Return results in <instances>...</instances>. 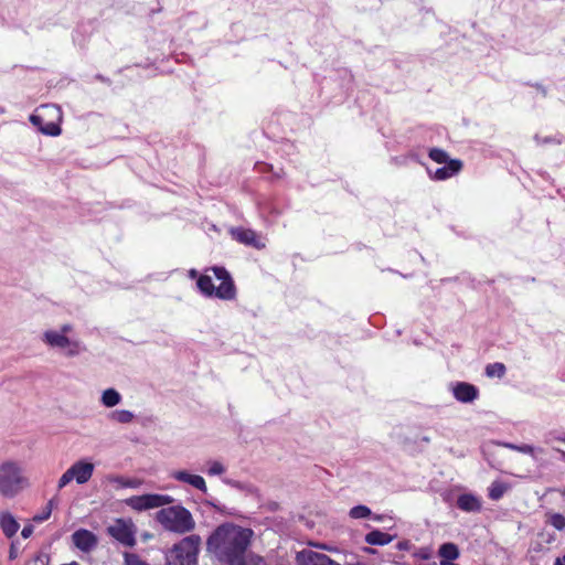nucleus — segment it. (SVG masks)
Wrapping results in <instances>:
<instances>
[{
  "label": "nucleus",
  "mask_w": 565,
  "mask_h": 565,
  "mask_svg": "<svg viewBox=\"0 0 565 565\" xmlns=\"http://www.w3.org/2000/svg\"><path fill=\"white\" fill-rule=\"evenodd\" d=\"M174 501V498L168 494L146 493L132 495L126 499L125 503L138 512L161 508L156 513V521L164 530L177 534L191 532L195 527L191 512L181 504L173 505Z\"/></svg>",
  "instance_id": "f257e3e1"
},
{
  "label": "nucleus",
  "mask_w": 565,
  "mask_h": 565,
  "mask_svg": "<svg viewBox=\"0 0 565 565\" xmlns=\"http://www.w3.org/2000/svg\"><path fill=\"white\" fill-rule=\"evenodd\" d=\"M253 531L232 523H225L207 539V551L214 555L217 565H244Z\"/></svg>",
  "instance_id": "f03ea898"
},
{
  "label": "nucleus",
  "mask_w": 565,
  "mask_h": 565,
  "mask_svg": "<svg viewBox=\"0 0 565 565\" xmlns=\"http://www.w3.org/2000/svg\"><path fill=\"white\" fill-rule=\"evenodd\" d=\"M31 482L23 473L22 467L15 461H4L0 465V494L12 499L30 488Z\"/></svg>",
  "instance_id": "7ed1b4c3"
},
{
  "label": "nucleus",
  "mask_w": 565,
  "mask_h": 565,
  "mask_svg": "<svg viewBox=\"0 0 565 565\" xmlns=\"http://www.w3.org/2000/svg\"><path fill=\"white\" fill-rule=\"evenodd\" d=\"M217 280H220L218 286H215L212 281V277L209 275H202L198 279V287L202 294L205 296L230 300L235 297V287L228 275V273L221 267H214L211 269Z\"/></svg>",
  "instance_id": "20e7f679"
},
{
  "label": "nucleus",
  "mask_w": 565,
  "mask_h": 565,
  "mask_svg": "<svg viewBox=\"0 0 565 565\" xmlns=\"http://www.w3.org/2000/svg\"><path fill=\"white\" fill-rule=\"evenodd\" d=\"M200 545L201 537L196 534L183 537L167 553V565H195Z\"/></svg>",
  "instance_id": "39448f33"
},
{
  "label": "nucleus",
  "mask_w": 565,
  "mask_h": 565,
  "mask_svg": "<svg viewBox=\"0 0 565 565\" xmlns=\"http://www.w3.org/2000/svg\"><path fill=\"white\" fill-rule=\"evenodd\" d=\"M71 324H63L60 330H46L42 334V341L53 349L65 350L67 356L77 355L81 351L79 342L67 337L72 332Z\"/></svg>",
  "instance_id": "423d86ee"
},
{
  "label": "nucleus",
  "mask_w": 565,
  "mask_h": 565,
  "mask_svg": "<svg viewBox=\"0 0 565 565\" xmlns=\"http://www.w3.org/2000/svg\"><path fill=\"white\" fill-rule=\"evenodd\" d=\"M95 466L85 460L74 462L58 479L57 489L62 490L70 482L75 480L78 484H84L89 481L94 473Z\"/></svg>",
  "instance_id": "0eeeda50"
},
{
  "label": "nucleus",
  "mask_w": 565,
  "mask_h": 565,
  "mask_svg": "<svg viewBox=\"0 0 565 565\" xmlns=\"http://www.w3.org/2000/svg\"><path fill=\"white\" fill-rule=\"evenodd\" d=\"M108 534L126 546L136 543V526L131 520L117 519L107 527Z\"/></svg>",
  "instance_id": "6e6552de"
},
{
  "label": "nucleus",
  "mask_w": 565,
  "mask_h": 565,
  "mask_svg": "<svg viewBox=\"0 0 565 565\" xmlns=\"http://www.w3.org/2000/svg\"><path fill=\"white\" fill-rule=\"evenodd\" d=\"M297 565H341L328 555L305 548L296 554Z\"/></svg>",
  "instance_id": "1a4fd4ad"
},
{
  "label": "nucleus",
  "mask_w": 565,
  "mask_h": 565,
  "mask_svg": "<svg viewBox=\"0 0 565 565\" xmlns=\"http://www.w3.org/2000/svg\"><path fill=\"white\" fill-rule=\"evenodd\" d=\"M72 542L82 552L89 553L97 546L98 540L93 532L81 529L72 534Z\"/></svg>",
  "instance_id": "9d476101"
},
{
  "label": "nucleus",
  "mask_w": 565,
  "mask_h": 565,
  "mask_svg": "<svg viewBox=\"0 0 565 565\" xmlns=\"http://www.w3.org/2000/svg\"><path fill=\"white\" fill-rule=\"evenodd\" d=\"M171 478H173L177 481L188 483L203 493L207 492L206 482L204 478L199 475H193L185 470H175L171 472Z\"/></svg>",
  "instance_id": "9b49d317"
},
{
  "label": "nucleus",
  "mask_w": 565,
  "mask_h": 565,
  "mask_svg": "<svg viewBox=\"0 0 565 565\" xmlns=\"http://www.w3.org/2000/svg\"><path fill=\"white\" fill-rule=\"evenodd\" d=\"M454 396L461 403H470L478 397V388L469 383H457L452 388Z\"/></svg>",
  "instance_id": "f8f14e48"
},
{
  "label": "nucleus",
  "mask_w": 565,
  "mask_h": 565,
  "mask_svg": "<svg viewBox=\"0 0 565 565\" xmlns=\"http://www.w3.org/2000/svg\"><path fill=\"white\" fill-rule=\"evenodd\" d=\"M457 507L465 512H479L481 510V500L471 493H463L457 499Z\"/></svg>",
  "instance_id": "ddd939ff"
},
{
  "label": "nucleus",
  "mask_w": 565,
  "mask_h": 565,
  "mask_svg": "<svg viewBox=\"0 0 565 565\" xmlns=\"http://www.w3.org/2000/svg\"><path fill=\"white\" fill-rule=\"evenodd\" d=\"M0 527L7 537H12L18 532L20 524L8 511L0 512Z\"/></svg>",
  "instance_id": "4468645a"
},
{
  "label": "nucleus",
  "mask_w": 565,
  "mask_h": 565,
  "mask_svg": "<svg viewBox=\"0 0 565 565\" xmlns=\"http://www.w3.org/2000/svg\"><path fill=\"white\" fill-rule=\"evenodd\" d=\"M232 235L236 241H238L243 244L252 245L257 248H260L264 246L263 244L258 243L257 235L252 230L235 228V230H232Z\"/></svg>",
  "instance_id": "2eb2a0df"
},
{
  "label": "nucleus",
  "mask_w": 565,
  "mask_h": 565,
  "mask_svg": "<svg viewBox=\"0 0 565 565\" xmlns=\"http://www.w3.org/2000/svg\"><path fill=\"white\" fill-rule=\"evenodd\" d=\"M461 168L462 162L460 160H450L445 167L438 168L433 177L436 180H446L457 174Z\"/></svg>",
  "instance_id": "dca6fc26"
},
{
  "label": "nucleus",
  "mask_w": 565,
  "mask_h": 565,
  "mask_svg": "<svg viewBox=\"0 0 565 565\" xmlns=\"http://www.w3.org/2000/svg\"><path fill=\"white\" fill-rule=\"evenodd\" d=\"M393 540L394 536L380 530H373L365 535V542L370 545H386Z\"/></svg>",
  "instance_id": "f3484780"
},
{
  "label": "nucleus",
  "mask_w": 565,
  "mask_h": 565,
  "mask_svg": "<svg viewBox=\"0 0 565 565\" xmlns=\"http://www.w3.org/2000/svg\"><path fill=\"white\" fill-rule=\"evenodd\" d=\"M100 402L105 407H114L121 402V395L115 388H107L102 393Z\"/></svg>",
  "instance_id": "a211bd4d"
},
{
  "label": "nucleus",
  "mask_w": 565,
  "mask_h": 565,
  "mask_svg": "<svg viewBox=\"0 0 565 565\" xmlns=\"http://www.w3.org/2000/svg\"><path fill=\"white\" fill-rule=\"evenodd\" d=\"M108 418L114 423L130 424L135 419V415L127 409H116L109 413Z\"/></svg>",
  "instance_id": "6ab92c4d"
},
{
  "label": "nucleus",
  "mask_w": 565,
  "mask_h": 565,
  "mask_svg": "<svg viewBox=\"0 0 565 565\" xmlns=\"http://www.w3.org/2000/svg\"><path fill=\"white\" fill-rule=\"evenodd\" d=\"M30 121L34 126L40 127V130L45 135L58 136L61 134V128L55 124H49L46 127H41L42 117L40 115H31Z\"/></svg>",
  "instance_id": "aec40b11"
},
{
  "label": "nucleus",
  "mask_w": 565,
  "mask_h": 565,
  "mask_svg": "<svg viewBox=\"0 0 565 565\" xmlns=\"http://www.w3.org/2000/svg\"><path fill=\"white\" fill-rule=\"evenodd\" d=\"M439 555L444 558L443 561H454L459 557V550L454 543H445L439 547Z\"/></svg>",
  "instance_id": "412c9836"
},
{
  "label": "nucleus",
  "mask_w": 565,
  "mask_h": 565,
  "mask_svg": "<svg viewBox=\"0 0 565 565\" xmlns=\"http://www.w3.org/2000/svg\"><path fill=\"white\" fill-rule=\"evenodd\" d=\"M505 370L507 369L503 363L495 362V363L487 365L486 374L489 377H499L500 379V377L504 376Z\"/></svg>",
  "instance_id": "4be33fe9"
},
{
  "label": "nucleus",
  "mask_w": 565,
  "mask_h": 565,
  "mask_svg": "<svg viewBox=\"0 0 565 565\" xmlns=\"http://www.w3.org/2000/svg\"><path fill=\"white\" fill-rule=\"evenodd\" d=\"M546 523L551 524L558 531L565 529V516L561 513H548L546 514Z\"/></svg>",
  "instance_id": "5701e85b"
},
{
  "label": "nucleus",
  "mask_w": 565,
  "mask_h": 565,
  "mask_svg": "<svg viewBox=\"0 0 565 565\" xmlns=\"http://www.w3.org/2000/svg\"><path fill=\"white\" fill-rule=\"evenodd\" d=\"M505 491H507L505 484H503L502 482H499V481H494L491 483V486L489 488V497L492 500H499L502 498V495L504 494Z\"/></svg>",
  "instance_id": "b1692460"
},
{
  "label": "nucleus",
  "mask_w": 565,
  "mask_h": 565,
  "mask_svg": "<svg viewBox=\"0 0 565 565\" xmlns=\"http://www.w3.org/2000/svg\"><path fill=\"white\" fill-rule=\"evenodd\" d=\"M352 519H364L371 515V510L366 505H356L350 510Z\"/></svg>",
  "instance_id": "393cba45"
},
{
  "label": "nucleus",
  "mask_w": 565,
  "mask_h": 565,
  "mask_svg": "<svg viewBox=\"0 0 565 565\" xmlns=\"http://www.w3.org/2000/svg\"><path fill=\"white\" fill-rule=\"evenodd\" d=\"M207 473L210 476H220L222 473L225 472V466L217 461V460H211V461H207Z\"/></svg>",
  "instance_id": "a878e982"
},
{
  "label": "nucleus",
  "mask_w": 565,
  "mask_h": 565,
  "mask_svg": "<svg viewBox=\"0 0 565 565\" xmlns=\"http://www.w3.org/2000/svg\"><path fill=\"white\" fill-rule=\"evenodd\" d=\"M429 157L431 160H434L437 163H448V156L445 151L440 149H431L429 151Z\"/></svg>",
  "instance_id": "bb28decb"
},
{
  "label": "nucleus",
  "mask_w": 565,
  "mask_h": 565,
  "mask_svg": "<svg viewBox=\"0 0 565 565\" xmlns=\"http://www.w3.org/2000/svg\"><path fill=\"white\" fill-rule=\"evenodd\" d=\"M504 447L515 450V451H519V452H522V454H527L531 456H533V454H534V447H532L531 445L504 444Z\"/></svg>",
  "instance_id": "cd10ccee"
},
{
  "label": "nucleus",
  "mask_w": 565,
  "mask_h": 565,
  "mask_svg": "<svg viewBox=\"0 0 565 565\" xmlns=\"http://www.w3.org/2000/svg\"><path fill=\"white\" fill-rule=\"evenodd\" d=\"M125 565H148L136 554L125 553Z\"/></svg>",
  "instance_id": "c85d7f7f"
},
{
  "label": "nucleus",
  "mask_w": 565,
  "mask_h": 565,
  "mask_svg": "<svg viewBox=\"0 0 565 565\" xmlns=\"http://www.w3.org/2000/svg\"><path fill=\"white\" fill-rule=\"evenodd\" d=\"M52 507H53V500H50L47 502L45 511H43L41 514L35 515L33 518V520L39 523L47 520L52 513Z\"/></svg>",
  "instance_id": "c756f323"
},
{
  "label": "nucleus",
  "mask_w": 565,
  "mask_h": 565,
  "mask_svg": "<svg viewBox=\"0 0 565 565\" xmlns=\"http://www.w3.org/2000/svg\"><path fill=\"white\" fill-rule=\"evenodd\" d=\"M309 545L312 546V547L322 550V551L330 552V553H339V548L338 547H335L333 545L326 544V543L310 542Z\"/></svg>",
  "instance_id": "7c9ffc66"
},
{
  "label": "nucleus",
  "mask_w": 565,
  "mask_h": 565,
  "mask_svg": "<svg viewBox=\"0 0 565 565\" xmlns=\"http://www.w3.org/2000/svg\"><path fill=\"white\" fill-rule=\"evenodd\" d=\"M118 482L122 486V487H126V488H138L141 486V481L138 480V479H124V478H118Z\"/></svg>",
  "instance_id": "2f4dec72"
},
{
  "label": "nucleus",
  "mask_w": 565,
  "mask_h": 565,
  "mask_svg": "<svg viewBox=\"0 0 565 565\" xmlns=\"http://www.w3.org/2000/svg\"><path fill=\"white\" fill-rule=\"evenodd\" d=\"M551 440H558L565 444V434H557L556 431L548 433L545 443L548 444Z\"/></svg>",
  "instance_id": "473e14b6"
},
{
  "label": "nucleus",
  "mask_w": 565,
  "mask_h": 565,
  "mask_svg": "<svg viewBox=\"0 0 565 565\" xmlns=\"http://www.w3.org/2000/svg\"><path fill=\"white\" fill-rule=\"evenodd\" d=\"M33 533V526L32 525H25L23 529H22V532H21V535L24 537V539H28L32 535Z\"/></svg>",
  "instance_id": "72a5a7b5"
},
{
  "label": "nucleus",
  "mask_w": 565,
  "mask_h": 565,
  "mask_svg": "<svg viewBox=\"0 0 565 565\" xmlns=\"http://www.w3.org/2000/svg\"><path fill=\"white\" fill-rule=\"evenodd\" d=\"M554 565H565V555L563 557L556 558Z\"/></svg>",
  "instance_id": "f704fd0d"
},
{
  "label": "nucleus",
  "mask_w": 565,
  "mask_h": 565,
  "mask_svg": "<svg viewBox=\"0 0 565 565\" xmlns=\"http://www.w3.org/2000/svg\"><path fill=\"white\" fill-rule=\"evenodd\" d=\"M555 450L559 454L561 459L565 461V450L559 448H556Z\"/></svg>",
  "instance_id": "c9c22d12"
},
{
  "label": "nucleus",
  "mask_w": 565,
  "mask_h": 565,
  "mask_svg": "<svg viewBox=\"0 0 565 565\" xmlns=\"http://www.w3.org/2000/svg\"><path fill=\"white\" fill-rule=\"evenodd\" d=\"M419 556H420L422 558H424V559H427V558H429V553H428L427 551H422V552L419 553Z\"/></svg>",
  "instance_id": "e433bc0d"
},
{
  "label": "nucleus",
  "mask_w": 565,
  "mask_h": 565,
  "mask_svg": "<svg viewBox=\"0 0 565 565\" xmlns=\"http://www.w3.org/2000/svg\"><path fill=\"white\" fill-rule=\"evenodd\" d=\"M364 551L370 554H374L376 551L372 547H365Z\"/></svg>",
  "instance_id": "4c0bfd02"
},
{
  "label": "nucleus",
  "mask_w": 565,
  "mask_h": 565,
  "mask_svg": "<svg viewBox=\"0 0 565 565\" xmlns=\"http://www.w3.org/2000/svg\"><path fill=\"white\" fill-rule=\"evenodd\" d=\"M440 565H458V564H455V563H452L451 561H450V562H448V561H441V562H440Z\"/></svg>",
  "instance_id": "58836bf2"
},
{
  "label": "nucleus",
  "mask_w": 565,
  "mask_h": 565,
  "mask_svg": "<svg viewBox=\"0 0 565 565\" xmlns=\"http://www.w3.org/2000/svg\"><path fill=\"white\" fill-rule=\"evenodd\" d=\"M190 276L191 277H195L196 276V271L194 269L190 270Z\"/></svg>",
  "instance_id": "ea45409f"
},
{
  "label": "nucleus",
  "mask_w": 565,
  "mask_h": 565,
  "mask_svg": "<svg viewBox=\"0 0 565 565\" xmlns=\"http://www.w3.org/2000/svg\"><path fill=\"white\" fill-rule=\"evenodd\" d=\"M227 484H232V486H236V482H233V481H226Z\"/></svg>",
  "instance_id": "a19ab883"
},
{
  "label": "nucleus",
  "mask_w": 565,
  "mask_h": 565,
  "mask_svg": "<svg viewBox=\"0 0 565 565\" xmlns=\"http://www.w3.org/2000/svg\"><path fill=\"white\" fill-rule=\"evenodd\" d=\"M398 547H399V548H404V544H403V543H399V544H398Z\"/></svg>",
  "instance_id": "79ce46f5"
}]
</instances>
